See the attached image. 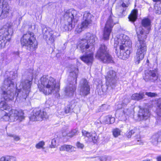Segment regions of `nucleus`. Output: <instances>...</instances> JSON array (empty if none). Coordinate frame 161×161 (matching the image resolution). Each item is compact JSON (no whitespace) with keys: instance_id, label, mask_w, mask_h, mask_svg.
Listing matches in <instances>:
<instances>
[{"instance_id":"obj_33","label":"nucleus","mask_w":161,"mask_h":161,"mask_svg":"<svg viewBox=\"0 0 161 161\" xmlns=\"http://www.w3.org/2000/svg\"><path fill=\"white\" fill-rule=\"evenodd\" d=\"M0 161H16V159L13 156H3L0 158Z\"/></svg>"},{"instance_id":"obj_18","label":"nucleus","mask_w":161,"mask_h":161,"mask_svg":"<svg viewBox=\"0 0 161 161\" xmlns=\"http://www.w3.org/2000/svg\"><path fill=\"white\" fill-rule=\"evenodd\" d=\"M117 112L119 114V116L123 118L122 119H125L127 116L133 113V110L131 108H122Z\"/></svg>"},{"instance_id":"obj_31","label":"nucleus","mask_w":161,"mask_h":161,"mask_svg":"<svg viewBox=\"0 0 161 161\" xmlns=\"http://www.w3.org/2000/svg\"><path fill=\"white\" fill-rule=\"evenodd\" d=\"M74 23H69L68 21H65V25L64 26V28L65 30H69L73 28L75 25Z\"/></svg>"},{"instance_id":"obj_16","label":"nucleus","mask_w":161,"mask_h":161,"mask_svg":"<svg viewBox=\"0 0 161 161\" xmlns=\"http://www.w3.org/2000/svg\"><path fill=\"white\" fill-rule=\"evenodd\" d=\"M145 75L143 77L146 81H154L158 78L157 71L156 69L145 71Z\"/></svg>"},{"instance_id":"obj_8","label":"nucleus","mask_w":161,"mask_h":161,"mask_svg":"<svg viewBox=\"0 0 161 161\" xmlns=\"http://www.w3.org/2000/svg\"><path fill=\"white\" fill-rule=\"evenodd\" d=\"M96 57L104 63H109L113 61L112 57L109 53L107 47L104 44L101 45Z\"/></svg>"},{"instance_id":"obj_37","label":"nucleus","mask_w":161,"mask_h":161,"mask_svg":"<svg viewBox=\"0 0 161 161\" xmlns=\"http://www.w3.org/2000/svg\"><path fill=\"white\" fill-rule=\"evenodd\" d=\"M45 145V142L43 141H41L36 144V147L37 149L43 148L44 149L43 147Z\"/></svg>"},{"instance_id":"obj_20","label":"nucleus","mask_w":161,"mask_h":161,"mask_svg":"<svg viewBox=\"0 0 161 161\" xmlns=\"http://www.w3.org/2000/svg\"><path fill=\"white\" fill-rule=\"evenodd\" d=\"M80 59L87 65H91L93 61V52L92 51L89 54L82 56Z\"/></svg>"},{"instance_id":"obj_17","label":"nucleus","mask_w":161,"mask_h":161,"mask_svg":"<svg viewBox=\"0 0 161 161\" xmlns=\"http://www.w3.org/2000/svg\"><path fill=\"white\" fill-rule=\"evenodd\" d=\"M80 94L85 96L90 93V88L87 80L86 79H82L80 82Z\"/></svg>"},{"instance_id":"obj_45","label":"nucleus","mask_w":161,"mask_h":161,"mask_svg":"<svg viewBox=\"0 0 161 161\" xmlns=\"http://www.w3.org/2000/svg\"><path fill=\"white\" fill-rule=\"evenodd\" d=\"M157 106L161 111V98L158 100ZM159 113H160L159 112ZM160 113H161V112Z\"/></svg>"},{"instance_id":"obj_14","label":"nucleus","mask_w":161,"mask_h":161,"mask_svg":"<svg viewBox=\"0 0 161 161\" xmlns=\"http://www.w3.org/2000/svg\"><path fill=\"white\" fill-rule=\"evenodd\" d=\"M78 13L76 10L73 9L67 10L64 15L65 21H68L69 23L75 24L78 20L77 17Z\"/></svg>"},{"instance_id":"obj_11","label":"nucleus","mask_w":161,"mask_h":161,"mask_svg":"<svg viewBox=\"0 0 161 161\" xmlns=\"http://www.w3.org/2000/svg\"><path fill=\"white\" fill-rule=\"evenodd\" d=\"M114 17L110 16L108 19L105 24L103 31V38L105 40L109 39V35L111 32L112 29L115 25L114 22Z\"/></svg>"},{"instance_id":"obj_25","label":"nucleus","mask_w":161,"mask_h":161,"mask_svg":"<svg viewBox=\"0 0 161 161\" xmlns=\"http://www.w3.org/2000/svg\"><path fill=\"white\" fill-rule=\"evenodd\" d=\"M59 149L60 151H66L67 152H71L75 151L76 148L71 145H64L61 146L59 148Z\"/></svg>"},{"instance_id":"obj_29","label":"nucleus","mask_w":161,"mask_h":161,"mask_svg":"<svg viewBox=\"0 0 161 161\" xmlns=\"http://www.w3.org/2000/svg\"><path fill=\"white\" fill-rule=\"evenodd\" d=\"M114 121V118L112 117L110 115H108L104 117L103 119V122L105 124H111Z\"/></svg>"},{"instance_id":"obj_49","label":"nucleus","mask_w":161,"mask_h":161,"mask_svg":"<svg viewBox=\"0 0 161 161\" xmlns=\"http://www.w3.org/2000/svg\"><path fill=\"white\" fill-rule=\"evenodd\" d=\"M157 161H161V157L159 156L157 158Z\"/></svg>"},{"instance_id":"obj_39","label":"nucleus","mask_w":161,"mask_h":161,"mask_svg":"<svg viewBox=\"0 0 161 161\" xmlns=\"http://www.w3.org/2000/svg\"><path fill=\"white\" fill-rule=\"evenodd\" d=\"M71 106L70 105H68L66 106L64 110V112L65 113L67 114L70 112L72 110V108H71Z\"/></svg>"},{"instance_id":"obj_41","label":"nucleus","mask_w":161,"mask_h":161,"mask_svg":"<svg viewBox=\"0 0 161 161\" xmlns=\"http://www.w3.org/2000/svg\"><path fill=\"white\" fill-rule=\"evenodd\" d=\"M7 58V56L4 53H2L1 54L0 56V60L3 61Z\"/></svg>"},{"instance_id":"obj_1","label":"nucleus","mask_w":161,"mask_h":161,"mask_svg":"<svg viewBox=\"0 0 161 161\" xmlns=\"http://www.w3.org/2000/svg\"><path fill=\"white\" fill-rule=\"evenodd\" d=\"M131 44V42L129 37L123 34L115 38L114 46L116 48V53L118 57L123 60L128 58L130 54L129 49Z\"/></svg>"},{"instance_id":"obj_55","label":"nucleus","mask_w":161,"mask_h":161,"mask_svg":"<svg viewBox=\"0 0 161 161\" xmlns=\"http://www.w3.org/2000/svg\"><path fill=\"white\" fill-rule=\"evenodd\" d=\"M101 1H104V0H100Z\"/></svg>"},{"instance_id":"obj_4","label":"nucleus","mask_w":161,"mask_h":161,"mask_svg":"<svg viewBox=\"0 0 161 161\" xmlns=\"http://www.w3.org/2000/svg\"><path fill=\"white\" fill-rule=\"evenodd\" d=\"M0 108L9 111L8 113H5L3 111L1 112L2 114L4 115L2 118L5 121L10 120L11 121H18L20 122L25 119L24 113L22 110L12 109L11 106L8 105L5 101H1L0 103Z\"/></svg>"},{"instance_id":"obj_2","label":"nucleus","mask_w":161,"mask_h":161,"mask_svg":"<svg viewBox=\"0 0 161 161\" xmlns=\"http://www.w3.org/2000/svg\"><path fill=\"white\" fill-rule=\"evenodd\" d=\"M38 87L40 91L46 95L57 93L59 89V86H56L55 79L47 75H43L42 77Z\"/></svg>"},{"instance_id":"obj_5","label":"nucleus","mask_w":161,"mask_h":161,"mask_svg":"<svg viewBox=\"0 0 161 161\" xmlns=\"http://www.w3.org/2000/svg\"><path fill=\"white\" fill-rule=\"evenodd\" d=\"M97 39L95 35L90 33H87L84 38L81 39L79 42L78 46L82 52H86L89 48L91 49V51H94L95 48L93 45Z\"/></svg>"},{"instance_id":"obj_22","label":"nucleus","mask_w":161,"mask_h":161,"mask_svg":"<svg viewBox=\"0 0 161 161\" xmlns=\"http://www.w3.org/2000/svg\"><path fill=\"white\" fill-rule=\"evenodd\" d=\"M76 89L75 85L69 84L66 86L65 90V94L69 96H72Z\"/></svg>"},{"instance_id":"obj_10","label":"nucleus","mask_w":161,"mask_h":161,"mask_svg":"<svg viewBox=\"0 0 161 161\" xmlns=\"http://www.w3.org/2000/svg\"><path fill=\"white\" fill-rule=\"evenodd\" d=\"M93 18V16L89 12H85L83 15V21L81 25L76 29V31L78 33L80 32L83 30L90 26Z\"/></svg>"},{"instance_id":"obj_26","label":"nucleus","mask_w":161,"mask_h":161,"mask_svg":"<svg viewBox=\"0 0 161 161\" xmlns=\"http://www.w3.org/2000/svg\"><path fill=\"white\" fill-rule=\"evenodd\" d=\"M144 96V94L143 92L136 93L132 95L131 98L132 100L139 101L143 99Z\"/></svg>"},{"instance_id":"obj_48","label":"nucleus","mask_w":161,"mask_h":161,"mask_svg":"<svg viewBox=\"0 0 161 161\" xmlns=\"http://www.w3.org/2000/svg\"><path fill=\"white\" fill-rule=\"evenodd\" d=\"M108 107V105H105V104H103V105L102 106V107H101V108L102 109H106V108Z\"/></svg>"},{"instance_id":"obj_44","label":"nucleus","mask_w":161,"mask_h":161,"mask_svg":"<svg viewBox=\"0 0 161 161\" xmlns=\"http://www.w3.org/2000/svg\"><path fill=\"white\" fill-rule=\"evenodd\" d=\"M108 157L106 156H102L101 157L97 158V159L100 160V161H107Z\"/></svg>"},{"instance_id":"obj_43","label":"nucleus","mask_w":161,"mask_h":161,"mask_svg":"<svg viewBox=\"0 0 161 161\" xmlns=\"http://www.w3.org/2000/svg\"><path fill=\"white\" fill-rule=\"evenodd\" d=\"M76 146L78 148L81 149H83L84 146L83 144L79 142H77L76 143Z\"/></svg>"},{"instance_id":"obj_23","label":"nucleus","mask_w":161,"mask_h":161,"mask_svg":"<svg viewBox=\"0 0 161 161\" xmlns=\"http://www.w3.org/2000/svg\"><path fill=\"white\" fill-rule=\"evenodd\" d=\"M142 26L147 28V31H146V33L148 34L151 27L150 20L148 18H144L142 20Z\"/></svg>"},{"instance_id":"obj_7","label":"nucleus","mask_w":161,"mask_h":161,"mask_svg":"<svg viewBox=\"0 0 161 161\" xmlns=\"http://www.w3.org/2000/svg\"><path fill=\"white\" fill-rule=\"evenodd\" d=\"M14 83L8 79L5 80L1 87L3 92V97L6 101L12 100L14 98V94L12 92L14 87Z\"/></svg>"},{"instance_id":"obj_27","label":"nucleus","mask_w":161,"mask_h":161,"mask_svg":"<svg viewBox=\"0 0 161 161\" xmlns=\"http://www.w3.org/2000/svg\"><path fill=\"white\" fill-rule=\"evenodd\" d=\"M161 141V134L158 133L153 135L152 138V142L154 145H156L158 141Z\"/></svg>"},{"instance_id":"obj_36","label":"nucleus","mask_w":161,"mask_h":161,"mask_svg":"<svg viewBox=\"0 0 161 161\" xmlns=\"http://www.w3.org/2000/svg\"><path fill=\"white\" fill-rule=\"evenodd\" d=\"M78 73V70L77 69H75L74 71L71 72L70 73V75L72 76L74 78H75V82H76L77 80V78Z\"/></svg>"},{"instance_id":"obj_38","label":"nucleus","mask_w":161,"mask_h":161,"mask_svg":"<svg viewBox=\"0 0 161 161\" xmlns=\"http://www.w3.org/2000/svg\"><path fill=\"white\" fill-rule=\"evenodd\" d=\"M77 133V130H72L70 132L68 133L67 135V136L70 137H72L74 136Z\"/></svg>"},{"instance_id":"obj_51","label":"nucleus","mask_w":161,"mask_h":161,"mask_svg":"<svg viewBox=\"0 0 161 161\" xmlns=\"http://www.w3.org/2000/svg\"><path fill=\"white\" fill-rule=\"evenodd\" d=\"M154 2H160V3L161 1V0H153Z\"/></svg>"},{"instance_id":"obj_3","label":"nucleus","mask_w":161,"mask_h":161,"mask_svg":"<svg viewBox=\"0 0 161 161\" xmlns=\"http://www.w3.org/2000/svg\"><path fill=\"white\" fill-rule=\"evenodd\" d=\"M142 27L136 28V33L138 36V42L136 45V52L135 57V62L136 64L140 63L141 61L144 58L146 53L147 47L144 39L147 38V35L144 34Z\"/></svg>"},{"instance_id":"obj_50","label":"nucleus","mask_w":161,"mask_h":161,"mask_svg":"<svg viewBox=\"0 0 161 161\" xmlns=\"http://www.w3.org/2000/svg\"><path fill=\"white\" fill-rule=\"evenodd\" d=\"M8 136L10 137H13L14 136V135H13L11 134H8Z\"/></svg>"},{"instance_id":"obj_53","label":"nucleus","mask_w":161,"mask_h":161,"mask_svg":"<svg viewBox=\"0 0 161 161\" xmlns=\"http://www.w3.org/2000/svg\"><path fill=\"white\" fill-rule=\"evenodd\" d=\"M158 115L161 116V113H158Z\"/></svg>"},{"instance_id":"obj_13","label":"nucleus","mask_w":161,"mask_h":161,"mask_svg":"<svg viewBox=\"0 0 161 161\" xmlns=\"http://www.w3.org/2000/svg\"><path fill=\"white\" fill-rule=\"evenodd\" d=\"M8 28H3L0 30V49L3 48L7 41L10 40Z\"/></svg>"},{"instance_id":"obj_6","label":"nucleus","mask_w":161,"mask_h":161,"mask_svg":"<svg viewBox=\"0 0 161 161\" xmlns=\"http://www.w3.org/2000/svg\"><path fill=\"white\" fill-rule=\"evenodd\" d=\"M34 34L32 32H28L23 35L20 40L21 45L27 47V49L31 51L35 50L37 47V43Z\"/></svg>"},{"instance_id":"obj_21","label":"nucleus","mask_w":161,"mask_h":161,"mask_svg":"<svg viewBox=\"0 0 161 161\" xmlns=\"http://www.w3.org/2000/svg\"><path fill=\"white\" fill-rule=\"evenodd\" d=\"M150 114L149 111L148 109H140L138 116L140 120H146L149 117Z\"/></svg>"},{"instance_id":"obj_52","label":"nucleus","mask_w":161,"mask_h":161,"mask_svg":"<svg viewBox=\"0 0 161 161\" xmlns=\"http://www.w3.org/2000/svg\"><path fill=\"white\" fill-rule=\"evenodd\" d=\"M143 161H151L150 159H146L144 160H143Z\"/></svg>"},{"instance_id":"obj_30","label":"nucleus","mask_w":161,"mask_h":161,"mask_svg":"<svg viewBox=\"0 0 161 161\" xmlns=\"http://www.w3.org/2000/svg\"><path fill=\"white\" fill-rule=\"evenodd\" d=\"M129 2V0H120L119 2L120 8H124L122 10V13L126 10V8L128 6Z\"/></svg>"},{"instance_id":"obj_35","label":"nucleus","mask_w":161,"mask_h":161,"mask_svg":"<svg viewBox=\"0 0 161 161\" xmlns=\"http://www.w3.org/2000/svg\"><path fill=\"white\" fill-rule=\"evenodd\" d=\"M130 99L127 96H124L122 101L121 105L122 106H125L130 102Z\"/></svg>"},{"instance_id":"obj_34","label":"nucleus","mask_w":161,"mask_h":161,"mask_svg":"<svg viewBox=\"0 0 161 161\" xmlns=\"http://www.w3.org/2000/svg\"><path fill=\"white\" fill-rule=\"evenodd\" d=\"M112 133L113 136L116 138L121 135V130L118 128H115L112 130Z\"/></svg>"},{"instance_id":"obj_42","label":"nucleus","mask_w":161,"mask_h":161,"mask_svg":"<svg viewBox=\"0 0 161 161\" xmlns=\"http://www.w3.org/2000/svg\"><path fill=\"white\" fill-rule=\"evenodd\" d=\"M145 94L148 97H154L157 96V94L154 93H152L151 92H146Z\"/></svg>"},{"instance_id":"obj_40","label":"nucleus","mask_w":161,"mask_h":161,"mask_svg":"<svg viewBox=\"0 0 161 161\" xmlns=\"http://www.w3.org/2000/svg\"><path fill=\"white\" fill-rule=\"evenodd\" d=\"M135 132V131L134 130H131L126 133V136L127 138H130L131 135L134 134Z\"/></svg>"},{"instance_id":"obj_12","label":"nucleus","mask_w":161,"mask_h":161,"mask_svg":"<svg viewBox=\"0 0 161 161\" xmlns=\"http://www.w3.org/2000/svg\"><path fill=\"white\" fill-rule=\"evenodd\" d=\"M42 32L44 38L47 42L52 43H54L56 37L60 36L59 34L57 32L47 28L44 29Z\"/></svg>"},{"instance_id":"obj_19","label":"nucleus","mask_w":161,"mask_h":161,"mask_svg":"<svg viewBox=\"0 0 161 161\" xmlns=\"http://www.w3.org/2000/svg\"><path fill=\"white\" fill-rule=\"evenodd\" d=\"M82 133L85 138H87L89 142H92L94 143L96 142L97 137L95 133L89 132L85 130L83 131Z\"/></svg>"},{"instance_id":"obj_9","label":"nucleus","mask_w":161,"mask_h":161,"mask_svg":"<svg viewBox=\"0 0 161 161\" xmlns=\"http://www.w3.org/2000/svg\"><path fill=\"white\" fill-rule=\"evenodd\" d=\"M31 84V81L28 80L22 81L20 84L22 88L17 93V97L21 100H25L28 95Z\"/></svg>"},{"instance_id":"obj_15","label":"nucleus","mask_w":161,"mask_h":161,"mask_svg":"<svg viewBox=\"0 0 161 161\" xmlns=\"http://www.w3.org/2000/svg\"><path fill=\"white\" fill-rule=\"evenodd\" d=\"M47 117V114L45 112L39 109H35L33 111L32 114L30 116V119L33 121H42Z\"/></svg>"},{"instance_id":"obj_47","label":"nucleus","mask_w":161,"mask_h":161,"mask_svg":"<svg viewBox=\"0 0 161 161\" xmlns=\"http://www.w3.org/2000/svg\"><path fill=\"white\" fill-rule=\"evenodd\" d=\"M14 140L15 141H18L20 139V137L19 136L14 135L13 137Z\"/></svg>"},{"instance_id":"obj_54","label":"nucleus","mask_w":161,"mask_h":161,"mask_svg":"<svg viewBox=\"0 0 161 161\" xmlns=\"http://www.w3.org/2000/svg\"><path fill=\"white\" fill-rule=\"evenodd\" d=\"M148 60H147V62H148Z\"/></svg>"},{"instance_id":"obj_46","label":"nucleus","mask_w":161,"mask_h":161,"mask_svg":"<svg viewBox=\"0 0 161 161\" xmlns=\"http://www.w3.org/2000/svg\"><path fill=\"white\" fill-rule=\"evenodd\" d=\"M51 144L52 146L51 147H55L56 145V140L55 139H53L52 140Z\"/></svg>"},{"instance_id":"obj_24","label":"nucleus","mask_w":161,"mask_h":161,"mask_svg":"<svg viewBox=\"0 0 161 161\" xmlns=\"http://www.w3.org/2000/svg\"><path fill=\"white\" fill-rule=\"evenodd\" d=\"M116 73L113 70H110L107 73L105 78L108 81H112L116 77Z\"/></svg>"},{"instance_id":"obj_28","label":"nucleus","mask_w":161,"mask_h":161,"mask_svg":"<svg viewBox=\"0 0 161 161\" xmlns=\"http://www.w3.org/2000/svg\"><path fill=\"white\" fill-rule=\"evenodd\" d=\"M137 10L134 9L132 11L128 17L129 20L132 22H134L136 20L137 18Z\"/></svg>"},{"instance_id":"obj_32","label":"nucleus","mask_w":161,"mask_h":161,"mask_svg":"<svg viewBox=\"0 0 161 161\" xmlns=\"http://www.w3.org/2000/svg\"><path fill=\"white\" fill-rule=\"evenodd\" d=\"M9 6L7 5L3 4V10L2 12H0V16L2 15H5V16H7V14L9 13Z\"/></svg>"}]
</instances>
